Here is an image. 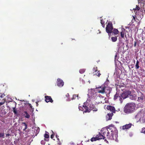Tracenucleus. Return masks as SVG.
<instances>
[{
    "mask_svg": "<svg viewBox=\"0 0 145 145\" xmlns=\"http://www.w3.org/2000/svg\"><path fill=\"white\" fill-rule=\"evenodd\" d=\"M48 133V132L46 131V133L44 135V137L45 138H49V135L48 133Z\"/></svg>",
    "mask_w": 145,
    "mask_h": 145,
    "instance_id": "26",
    "label": "nucleus"
},
{
    "mask_svg": "<svg viewBox=\"0 0 145 145\" xmlns=\"http://www.w3.org/2000/svg\"><path fill=\"white\" fill-rule=\"evenodd\" d=\"M110 93V92H109V93Z\"/></svg>",
    "mask_w": 145,
    "mask_h": 145,
    "instance_id": "53",
    "label": "nucleus"
},
{
    "mask_svg": "<svg viewBox=\"0 0 145 145\" xmlns=\"http://www.w3.org/2000/svg\"><path fill=\"white\" fill-rule=\"evenodd\" d=\"M85 69H82L79 70V72L81 74H83L85 72Z\"/></svg>",
    "mask_w": 145,
    "mask_h": 145,
    "instance_id": "27",
    "label": "nucleus"
},
{
    "mask_svg": "<svg viewBox=\"0 0 145 145\" xmlns=\"http://www.w3.org/2000/svg\"><path fill=\"white\" fill-rule=\"evenodd\" d=\"M142 132L145 134V127H143L142 128Z\"/></svg>",
    "mask_w": 145,
    "mask_h": 145,
    "instance_id": "34",
    "label": "nucleus"
},
{
    "mask_svg": "<svg viewBox=\"0 0 145 145\" xmlns=\"http://www.w3.org/2000/svg\"><path fill=\"white\" fill-rule=\"evenodd\" d=\"M57 135H56V137L57 138Z\"/></svg>",
    "mask_w": 145,
    "mask_h": 145,
    "instance_id": "52",
    "label": "nucleus"
},
{
    "mask_svg": "<svg viewBox=\"0 0 145 145\" xmlns=\"http://www.w3.org/2000/svg\"><path fill=\"white\" fill-rule=\"evenodd\" d=\"M89 102V100H87V101H86V102L88 103Z\"/></svg>",
    "mask_w": 145,
    "mask_h": 145,
    "instance_id": "45",
    "label": "nucleus"
},
{
    "mask_svg": "<svg viewBox=\"0 0 145 145\" xmlns=\"http://www.w3.org/2000/svg\"><path fill=\"white\" fill-rule=\"evenodd\" d=\"M24 116H25V117L27 118H29L30 117V115L27 113V111H25L24 112Z\"/></svg>",
    "mask_w": 145,
    "mask_h": 145,
    "instance_id": "18",
    "label": "nucleus"
},
{
    "mask_svg": "<svg viewBox=\"0 0 145 145\" xmlns=\"http://www.w3.org/2000/svg\"><path fill=\"white\" fill-rule=\"evenodd\" d=\"M66 96L67 97L69 98V93H67L66 95Z\"/></svg>",
    "mask_w": 145,
    "mask_h": 145,
    "instance_id": "40",
    "label": "nucleus"
},
{
    "mask_svg": "<svg viewBox=\"0 0 145 145\" xmlns=\"http://www.w3.org/2000/svg\"><path fill=\"white\" fill-rule=\"evenodd\" d=\"M131 93V91H124V92L121 93V97L123 99H125L129 95L131 96L130 95Z\"/></svg>",
    "mask_w": 145,
    "mask_h": 145,
    "instance_id": "8",
    "label": "nucleus"
},
{
    "mask_svg": "<svg viewBox=\"0 0 145 145\" xmlns=\"http://www.w3.org/2000/svg\"><path fill=\"white\" fill-rule=\"evenodd\" d=\"M139 71L141 70V71H144V69L142 70L141 69H139Z\"/></svg>",
    "mask_w": 145,
    "mask_h": 145,
    "instance_id": "43",
    "label": "nucleus"
},
{
    "mask_svg": "<svg viewBox=\"0 0 145 145\" xmlns=\"http://www.w3.org/2000/svg\"><path fill=\"white\" fill-rule=\"evenodd\" d=\"M110 93V92H109V93Z\"/></svg>",
    "mask_w": 145,
    "mask_h": 145,
    "instance_id": "54",
    "label": "nucleus"
},
{
    "mask_svg": "<svg viewBox=\"0 0 145 145\" xmlns=\"http://www.w3.org/2000/svg\"><path fill=\"white\" fill-rule=\"evenodd\" d=\"M93 71L94 72H95V73L97 71H98L97 68L96 67H94L93 69ZM94 72H93V73Z\"/></svg>",
    "mask_w": 145,
    "mask_h": 145,
    "instance_id": "30",
    "label": "nucleus"
},
{
    "mask_svg": "<svg viewBox=\"0 0 145 145\" xmlns=\"http://www.w3.org/2000/svg\"><path fill=\"white\" fill-rule=\"evenodd\" d=\"M22 124L23 126H24V128L23 129V131H25L27 128V125L26 123L25 122L22 123Z\"/></svg>",
    "mask_w": 145,
    "mask_h": 145,
    "instance_id": "22",
    "label": "nucleus"
},
{
    "mask_svg": "<svg viewBox=\"0 0 145 145\" xmlns=\"http://www.w3.org/2000/svg\"><path fill=\"white\" fill-rule=\"evenodd\" d=\"M106 109L107 110H110L111 113H115V108L111 106L108 105L106 107Z\"/></svg>",
    "mask_w": 145,
    "mask_h": 145,
    "instance_id": "10",
    "label": "nucleus"
},
{
    "mask_svg": "<svg viewBox=\"0 0 145 145\" xmlns=\"http://www.w3.org/2000/svg\"><path fill=\"white\" fill-rule=\"evenodd\" d=\"M4 133H0V137H2V138H4Z\"/></svg>",
    "mask_w": 145,
    "mask_h": 145,
    "instance_id": "32",
    "label": "nucleus"
},
{
    "mask_svg": "<svg viewBox=\"0 0 145 145\" xmlns=\"http://www.w3.org/2000/svg\"><path fill=\"white\" fill-rule=\"evenodd\" d=\"M103 136L101 135V134L99 133L95 137H93L91 139V141L93 142L94 141H96L97 140H99L100 139H102Z\"/></svg>",
    "mask_w": 145,
    "mask_h": 145,
    "instance_id": "7",
    "label": "nucleus"
},
{
    "mask_svg": "<svg viewBox=\"0 0 145 145\" xmlns=\"http://www.w3.org/2000/svg\"><path fill=\"white\" fill-rule=\"evenodd\" d=\"M54 134H53L51 135L50 137L52 139L53 138H54Z\"/></svg>",
    "mask_w": 145,
    "mask_h": 145,
    "instance_id": "38",
    "label": "nucleus"
},
{
    "mask_svg": "<svg viewBox=\"0 0 145 145\" xmlns=\"http://www.w3.org/2000/svg\"><path fill=\"white\" fill-rule=\"evenodd\" d=\"M95 74L98 76L99 77H100V76L101 75V74H100V71H98L96 73H95V74H94V75Z\"/></svg>",
    "mask_w": 145,
    "mask_h": 145,
    "instance_id": "28",
    "label": "nucleus"
},
{
    "mask_svg": "<svg viewBox=\"0 0 145 145\" xmlns=\"http://www.w3.org/2000/svg\"><path fill=\"white\" fill-rule=\"evenodd\" d=\"M41 143L42 144H44L45 142L44 140H42L41 141Z\"/></svg>",
    "mask_w": 145,
    "mask_h": 145,
    "instance_id": "36",
    "label": "nucleus"
},
{
    "mask_svg": "<svg viewBox=\"0 0 145 145\" xmlns=\"http://www.w3.org/2000/svg\"><path fill=\"white\" fill-rule=\"evenodd\" d=\"M95 91H89L88 95L89 97H94L95 95V93H101L102 94H104L106 93L105 91H98L97 92H96L95 93Z\"/></svg>",
    "mask_w": 145,
    "mask_h": 145,
    "instance_id": "5",
    "label": "nucleus"
},
{
    "mask_svg": "<svg viewBox=\"0 0 145 145\" xmlns=\"http://www.w3.org/2000/svg\"><path fill=\"white\" fill-rule=\"evenodd\" d=\"M111 39L112 42H115L117 40V37L115 36L114 37H112L111 38Z\"/></svg>",
    "mask_w": 145,
    "mask_h": 145,
    "instance_id": "23",
    "label": "nucleus"
},
{
    "mask_svg": "<svg viewBox=\"0 0 145 145\" xmlns=\"http://www.w3.org/2000/svg\"><path fill=\"white\" fill-rule=\"evenodd\" d=\"M9 135H10V134H8L6 135L7 136H9Z\"/></svg>",
    "mask_w": 145,
    "mask_h": 145,
    "instance_id": "46",
    "label": "nucleus"
},
{
    "mask_svg": "<svg viewBox=\"0 0 145 145\" xmlns=\"http://www.w3.org/2000/svg\"><path fill=\"white\" fill-rule=\"evenodd\" d=\"M105 141H107V142H108V141H107V140H105Z\"/></svg>",
    "mask_w": 145,
    "mask_h": 145,
    "instance_id": "49",
    "label": "nucleus"
},
{
    "mask_svg": "<svg viewBox=\"0 0 145 145\" xmlns=\"http://www.w3.org/2000/svg\"><path fill=\"white\" fill-rule=\"evenodd\" d=\"M125 31V29H122L120 33V36L121 38H123L124 37Z\"/></svg>",
    "mask_w": 145,
    "mask_h": 145,
    "instance_id": "17",
    "label": "nucleus"
},
{
    "mask_svg": "<svg viewBox=\"0 0 145 145\" xmlns=\"http://www.w3.org/2000/svg\"><path fill=\"white\" fill-rule=\"evenodd\" d=\"M36 106H38L39 104L38 103V102H36Z\"/></svg>",
    "mask_w": 145,
    "mask_h": 145,
    "instance_id": "44",
    "label": "nucleus"
},
{
    "mask_svg": "<svg viewBox=\"0 0 145 145\" xmlns=\"http://www.w3.org/2000/svg\"><path fill=\"white\" fill-rule=\"evenodd\" d=\"M133 20H134V21H136V18L134 16H133V19H132V22H133Z\"/></svg>",
    "mask_w": 145,
    "mask_h": 145,
    "instance_id": "35",
    "label": "nucleus"
},
{
    "mask_svg": "<svg viewBox=\"0 0 145 145\" xmlns=\"http://www.w3.org/2000/svg\"><path fill=\"white\" fill-rule=\"evenodd\" d=\"M109 81L107 79L103 85L98 87H96L95 89L98 90V91H105L106 90L110 91V88H109L108 85V84H109Z\"/></svg>",
    "mask_w": 145,
    "mask_h": 145,
    "instance_id": "2",
    "label": "nucleus"
},
{
    "mask_svg": "<svg viewBox=\"0 0 145 145\" xmlns=\"http://www.w3.org/2000/svg\"><path fill=\"white\" fill-rule=\"evenodd\" d=\"M139 92L141 94V95L140 96V97H138V100L139 101H142L143 99V95H142V93H141V92L140 91H139Z\"/></svg>",
    "mask_w": 145,
    "mask_h": 145,
    "instance_id": "21",
    "label": "nucleus"
},
{
    "mask_svg": "<svg viewBox=\"0 0 145 145\" xmlns=\"http://www.w3.org/2000/svg\"><path fill=\"white\" fill-rule=\"evenodd\" d=\"M117 57V55L116 54V55L115 56V59L116 60V57Z\"/></svg>",
    "mask_w": 145,
    "mask_h": 145,
    "instance_id": "42",
    "label": "nucleus"
},
{
    "mask_svg": "<svg viewBox=\"0 0 145 145\" xmlns=\"http://www.w3.org/2000/svg\"><path fill=\"white\" fill-rule=\"evenodd\" d=\"M135 108V104L133 103H128L126 104L123 108V111L127 114H131L134 112Z\"/></svg>",
    "mask_w": 145,
    "mask_h": 145,
    "instance_id": "1",
    "label": "nucleus"
},
{
    "mask_svg": "<svg viewBox=\"0 0 145 145\" xmlns=\"http://www.w3.org/2000/svg\"><path fill=\"white\" fill-rule=\"evenodd\" d=\"M28 105H29V106L30 108H31L32 109H33L32 108V106L31 105L30 103H29Z\"/></svg>",
    "mask_w": 145,
    "mask_h": 145,
    "instance_id": "37",
    "label": "nucleus"
},
{
    "mask_svg": "<svg viewBox=\"0 0 145 145\" xmlns=\"http://www.w3.org/2000/svg\"><path fill=\"white\" fill-rule=\"evenodd\" d=\"M5 95L4 93H0V101H1V99H2L3 100L4 99H2L5 96Z\"/></svg>",
    "mask_w": 145,
    "mask_h": 145,
    "instance_id": "24",
    "label": "nucleus"
},
{
    "mask_svg": "<svg viewBox=\"0 0 145 145\" xmlns=\"http://www.w3.org/2000/svg\"><path fill=\"white\" fill-rule=\"evenodd\" d=\"M45 101L46 102L48 103L49 102H50L52 103L53 102V100H52L51 97L46 96L45 97Z\"/></svg>",
    "mask_w": 145,
    "mask_h": 145,
    "instance_id": "12",
    "label": "nucleus"
},
{
    "mask_svg": "<svg viewBox=\"0 0 145 145\" xmlns=\"http://www.w3.org/2000/svg\"><path fill=\"white\" fill-rule=\"evenodd\" d=\"M78 94H74L73 95L72 97V98L71 99L72 100L76 98V97H77V99H78Z\"/></svg>",
    "mask_w": 145,
    "mask_h": 145,
    "instance_id": "25",
    "label": "nucleus"
},
{
    "mask_svg": "<svg viewBox=\"0 0 145 145\" xmlns=\"http://www.w3.org/2000/svg\"><path fill=\"white\" fill-rule=\"evenodd\" d=\"M57 140H59V138H57Z\"/></svg>",
    "mask_w": 145,
    "mask_h": 145,
    "instance_id": "51",
    "label": "nucleus"
},
{
    "mask_svg": "<svg viewBox=\"0 0 145 145\" xmlns=\"http://www.w3.org/2000/svg\"><path fill=\"white\" fill-rule=\"evenodd\" d=\"M81 108H81V107H79V110H81Z\"/></svg>",
    "mask_w": 145,
    "mask_h": 145,
    "instance_id": "47",
    "label": "nucleus"
},
{
    "mask_svg": "<svg viewBox=\"0 0 145 145\" xmlns=\"http://www.w3.org/2000/svg\"><path fill=\"white\" fill-rule=\"evenodd\" d=\"M83 106L84 108H83V112H90V109L86 105H83Z\"/></svg>",
    "mask_w": 145,
    "mask_h": 145,
    "instance_id": "11",
    "label": "nucleus"
},
{
    "mask_svg": "<svg viewBox=\"0 0 145 145\" xmlns=\"http://www.w3.org/2000/svg\"><path fill=\"white\" fill-rule=\"evenodd\" d=\"M140 7L138 6L137 5H136V7L135 8H133V9L134 10H140Z\"/></svg>",
    "mask_w": 145,
    "mask_h": 145,
    "instance_id": "31",
    "label": "nucleus"
},
{
    "mask_svg": "<svg viewBox=\"0 0 145 145\" xmlns=\"http://www.w3.org/2000/svg\"><path fill=\"white\" fill-rule=\"evenodd\" d=\"M139 61L137 60V61L136 64L135 65V67L136 69H138L139 68Z\"/></svg>",
    "mask_w": 145,
    "mask_h": 145,
    "instance_id": "19",
    "label": "nucleus"
},
{
    "mask_svg": "<svg viewBox=\"0 0 145 145\" xmlns=\"http://www.w3.org/2000/svg\"><path fill=\"white\" fill-rule=\"evenodd\" d=\"M142 1L144 2H145V0H141Z\"/></svg>",
    "mask_w": 145,
    "mask_h": 145,
    "instance_id": "48",
    "label": "nucleus"
},
{
    "mask_svg": "<svg viewBox=\"0 0 145 145\" xmlns=\"http://www.w3.org/2000/svg\"><path fill=\"white\" fill-rule=\"evenodd\" d=\"M90 111L92 110L93 111H97V109L95 105H91L89 106Z\"/></svg>",
    "mask_w": 145,
    "mask_h": 145,
    "instance_id": "13",
    "label": "nucleus"
},
{
    "mask_svg": "<svg viewBox=\"0 0 145 145\" xmlns=\"http://www.w3.org/2000/svg\"><path fill=\"white\" fill-rule=\"evenodd\" d=\"M101 24H102V25L103 26V27L104 28L105 27V22L103 21V20H101Z\"/></svg>",
    "mask_w": 145,
    "mask_h": 145,
    "instance_id": "29",
    "label": "nucleus"
},
{
    "mask_svg": "<svg viewBox=\"0 0 145 145\" xmlns=\"http://www.w3.org/2000/svg\"><path fill=\"white\" fill-rule=\"evenodd\" d=\"M64 84V82L60 78H58L57 79V85L58 86L61 87Z\"/></svg>",
    "mask_w": 145,
    "mask_h": 145,
    "instance_id": "9",
    "label": "nucleus"
},
{
    "mask_svg": "<svg viewBox=\"0 0 145 145\" xmlns=\"http://www.w3.org/2000/svg\"><path fill=\"white\" fill-rule=\"evenodd\" d=\"M88 82H89V83H90V81H88Z\"/></svg>",
    "mask_w": 145,
    "mask_h": 145,
    "instance_id": "50",
    "label": "nucleus"
},
{
    "mask_svg": "<svg viewBox=\"0 0 145 145\" xmlns=\"http://www.w3.org/2000/svg\"><path fill=\"white\" fill-rule=\"evenodd\" d=\"M131 125L132 124L131 123H130L128 124H126L122 126V129L123 130H125V129H128L130 128L131 127Z\"/></svg>",
    "mask_w": 145,
    "mask_h": 145,
    "instance_id": "14",
    "label": "nucleus"
},
{
    "mask_svg": "<svg viewBox=\"0 0 145 145\" xmlns=\"http://www.w3.org/2000/svg\"><path fill=\"white\" fill-rule=\"evenodd\" d=\"M121 97V94H120V91H117L116 94L114 95V99L116 100L117 99L118 97H119L120 99Z\"/></svg>",
    "mask_w": 145,
    "mask_h": 145,
    "instance_id": "15",
    "label": "nucleus"
},
{
    "mask_svg": "<svg viewBox=\"0 0 145 145\" xmlns=\"http://www.w3.org/2000/svg\"><path fill=\"white\" fill-rule=\"evenodd\" d=\"M5 101H4V102H1V103H0V106L1 105H2L3 104H4L5 103Z\"/></svg>",
    "mask_w": 145,
    "mask_h": 145,
    "instance_id": "39",
    "label": "nucleus"
},
{
    "mask_svg": "<svg viewBox=\"0 0 145 145\" xmlns=\"http://www.w3.org/2000/svg\"><path fill=\"white\" fill-rule=\"evenodd\" d=\"M115 35H116L118 34L119 31L118 30L116 29H114L112 32Z\"/></svg>",
    "mask_w": 145,
    "mask_h": 145,
    "instance_id": "20",
    "label": "nucleus"
},
{
    "mask_svg": "<svg viewBox=\"0 0 145 145\" xmlns=\"http://www.w3.org/2000/svg\"><path fill=\"white\" fill-rule=\"evenodd\" d=\"M113 115V113H108L106 116V120H110L112 119V117Z\"/></svg>",
    "mask_w": 145,
    "mask_h": 145,
    "instance_id": "16",
    "label": "nucleus"
},
{
    "mask_svg": "<svg viewBox=\"0 0 145 145\" xmlns=\"http://www.w3.org/2000/svg\"><path fill=\"white\" fill-rule=\"evenodd\" d=\"M13 112H14V113L15 114H17V110H16L15 109V107L13 108Z\"/></svg>",
    "mask_w": 145,
    "mask_h": 145,
    "instance_id": "33",
    "label": "nucleus"
},
{
    "mask_svg": "<svg viewBox=\"0 0 145 145\" xmlns=\"http://www.w3.org/2000/svg\"><path fill=\"white\" fill-rule=\"evenodd\" d=\"M113 27L112 24L111 22L108 23L106 27V32L108 33L109 37H110L111 33H112Z\"/></svg>",
    "mask_w": 145,
    "mask_h": 145,
    "instance_id": "3",
    "label": "nucleus"
},
{
    "mask_svg": "<svg viewBox=\"0 0 145 145\" xmlns=\"http://www.w3.org/2000/svg\"><path fill=\"white\" fill-rule=\"evenodd\" d=\"M101 133L102 134L101 135L103 136L102 139H104L105 138V136H106V137L108 138L109 135H110V133L108 130L106 129H104L101 131Z\"/></svg>",
    "mask_w": 145,
    "mask_h": 145,
    "instance_id": "4",
    "label": "nucleus"
},
{
    "mask_svg": "<svg viewBox=\"0 0 145 145\" xmlns=\"http://www.w3.org/2000/svg\"><path fill=\"white\" fill-rule=\"evenodd\" d=\"M137 42L136 41L135 42H134V46L135 47L136 46V44H137Z\"/></svg>",
    "mask_w": 145,
    "mask_h": 145,
    "instance_id": "41",
    "label": "nucleus"
},
{
    "mask_svg": "<svg viewBox=\"0 0 145 145\" xmlns=\"http://www.w3.org/2000/svg\"><path fill=\"white\" fill-rule=\"evenodd\" d=\"M109 130L110 131L111 133L110 134V136L109 135L108 138L111 140H116L117 138V135L116 131L115 132H113L112 131V130H111L110 129H109Z\"/></svg>",
    "mask_w": 145,
    "mask_h": 145,
    "instance_id": "6",
    "label": "nucleus"
}]
</instances>
